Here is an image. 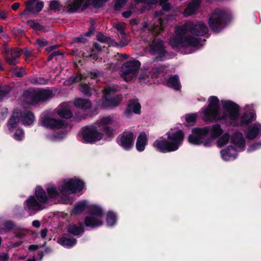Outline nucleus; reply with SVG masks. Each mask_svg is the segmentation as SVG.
Here are the masks:
<instances>
[{"label":"nucleus","mask_w":261,"mask_h":261,"mask_svg":"<svg viewBox=\"0 0 261 261\" xmlns=\"http://www.w3.org/2000/svg\"><path fill=\"white\" fill-rule=\"evenodd\" d=\"M134 1L137 4H138L140 3H143L145 4H147V5H153V4H156V3H152L150 2V0H134Z\"/></svg>","instance_id":"obj_51"},{"label":"nucleus","mask_w":261,"mask_h":261,"mask_svg":"<svg viewBox=\"0 0 261 261\" xmlns=\"http://www.w3.org/2000/svg\"><path fill=\"white\" fill-rule=\"evenodd\" d=\"M223 133V130L221 125L218 124L203 127H196L193 129L192 134L189 136L188 141L193 145H198L201 142L202 136H205L210 134V136L215 139Z\"/></svg>","instance_id":"obj_9"},{"label":"nucleus","mask_w":261,"mask_h":261,"mask_svg":"<svg viewBox=\"0 0 261 261\" xmlns=\"http://www.w3.org/2000/svg\"><path fill=\"white\" fill-rule=\"evenodd\" d=\"M4 110V112H3V114L4 115H3V117L4 118V117H6V115H7V109H5Z\"/></svg>","instance_id":"obj_63"},{"label":"nucleus","mask_w":261,"mask_h":261,"mask_svg":"<svg viewBox=\"0 0 261 261\" xmlns=\"http://www.w3.org/2000/svg\"><path fill=\"white\" fill-rule=\"evenodd\" d=\"M57 242L64 247H71L76 244V240L72 238L62 237L58 239Z\"/></svg>","instance_id":"obj_29"},{"label":"nucleus","mask_w":261,"mask_h":261,"mask_svg":"<svg viewBox=\"0 0 261 261\" xmlns=\"http://www.w3.org/2000/svg\"><path fill=\"white\" fill-rule=\"evenodd\" d=\"M169 9H170V6H169V4H167V3L166 4V3L164 5H163V10L167 11Z\"/></svg>","instance_id":"obj_62"},{"label":"nucleus","mask_w":261,"mask_h":261,"mask_svg":"<svg viewBox=\"0 0 261 261\" xmlns=\"http://www.w3.org/2000/svg\"><path fill=\"white\" fill-rule=\"evenodd\" d=\"M207 32L208 28L204 22L189 21L176 28L175 35L171 39L170 44L173 48L184 50L198 47L201 45L199 37Z\"/></svg>","instance_id":"obj_2"},{"label":"nucleus","mask_w":261,"mask_h":261,"mask_svg":"<svg viewBox=\"0 0 261 261\" xmlns=\"http://www.w3.org/2000/svg\"><path fill=\"white\" fill-rule=\"evenodd\" d=\"M93 31L92 30H90L89 32H88L85 34L84 36L82 35L81 36H80L79 37L76 38L74 39V41L82 42V43H85L87 41V39L84 37L90 36L91 34L93 33Z\"/></svg>","instance_id":"obj_42"},{"label":"nucleus","mask_w":261,"mask_h":261,"mask_svg":"<svg viewBox=\"0 0 261 261\" xmlns=\"http://www.w3.org/2000/svg\"><path fill=\"white\" fill-rule=\"evenodd\" d=\"M136 6V4L135 5V6H134L133 5H132L129 8V10H128V11H124L122 13V15L125 18H128L130 16L131 14L133 13V12H135L136 11H135V6Z\"/></svg>","instance_id":"obj_45"},{"label":"nucleus","mask_w":261,"mask_h":261,"mask_svg":"<svg viewBox=\"0 0 261 261\" xmlns=\"http://www.w3.org/2000/svg\"><path fill=\"white\" fill-rule=\"evenodd\" d=\"M9 91L10 88L8 86L0 87V99L4 97Z\"/></svg>","instance_id":"obj_43"},{"label":"nucleus","mask_w":261,"mask_h":261,"mask_svg":"<svg viewBox=\"0 0 261 261\" xmlns=\"http://www.w3.org/2000/svg\"><path fill=\"white\" fill-rule=\"evenodd\" d=\"M134 141V134L130 132H124L117 138V143L126 150L133 147Z\"/></svg>","instance_id":"obj_17"},{"label":"nucleus","mask_w":261,"mask_h":261,"mask_svg":"<svg viewBox=\"0 0 261 261\" xmlns=\"http://www.w3.org/2000/svg\"><path fill=\"white\" fill-rule=\"evenodd\" d=\"M47 232L48 230L46 228L42 229L40 231V236L41 238L44 239L47 236Z\"/></svg>","instance_id":"obj_54"},{"label":"nucleus","mask_w":261,"mask_h":261,"mask_svg":"<svg viewBox=\"0 0 261 261\" xmlns=\"http://www.w3.org/2000/svg\"><path fill=\"white\" fill-rule=\"evenodd\" d=\"M49 7L50 9L54 12L59 11L62 9L64 10V7H63L57 0L51 1L50 2Z\"/></svg>","instance_id":"obj_35"},{"label":"nucleus","mask_w":261,"mask_h":261,"mask_svg":"<svg viewBox=\"0 0 261 261\" xmlns=\"http://www.w3.org/2000/svg\"><path fill=\"white\" fill-rule=\"evenodd\" d=\"M20 6V4L18 3H15L12 5V9L13 10H17Z\"/></svg>","instance_id":"obj_59"},{"label":"nucleus","mask_w":261,"mask_h":261,"mask_svg":"<svg viewBox=\"0 0 261 261\" xmlns=\"http://www.w3.org/2000/svg\"><path fill=\"white\" fill-rule=\"evenodd\" d=\"M201 2V0H192L185 9L184 15L187 16L194 14L199 7Z\"/></svg>","instance_id":"obj_25"},{"label":"nucleus","mask_w":261,"mask_h":261,"mask_svg":"<svg viewBox=\"0 0 261 261\" xmlns=\"http://www.w3.org/2000/svg\"><path fill=\"white\" fill-rule=\"evenodd\" d=\"M38 248V246L37 245H32L29 247V249L31 251L36 250Z\"/></svg>","instance_id":"obj_60"},{"label":"nucleus","mask_w":261,"mask_h":261,"mask_svg":"<svg viewBox=\"0 0 261 261\" xmlns=\"http://www.w3.org/2000/svg\"><path fill=\"white\" fill-rule=\"evenodd\" d=\"M79 90L85 95L90 96L92 94V89L86 84H81Z\"/></svg>","instance_id":"obj_37"},{"label":"nucleus","mask_w":261,"mask_h":261,"mask_svg":"<svg viewBox=\"0 0 261 261\" xmlns=\"http://www.w3.org/2000/svg\"><path fill=\"white\" fill-rule=\"evenodd\" d=\"M57 47V46L56 45H53L51 46L50 47H48L46 48V50L48 51H51L53 50L54 49H55Z\"/></svg>","instance_id":"obj_61"},{"label":"nucleus","mask_w":261,"mask_h":261,"mask_svg":"<svg viewBox=\"0 0 261 261\" xmlns=\"http://www.w3.org/2000/svg\"><path fill=\"white\" fill-rule=\"evenodd\" d=\"M168 1V0H150V2L152 3H159L160 5H162Z\"/></svg>","instance_id":"obj_56"},{"label":"nucleus","mask_w":261,"mask_h":261,"mask_svg":"<svg viewBox=\"0 0 261 261\" xmlns=\"http://www.w3.org/2000/svg\"><path fill=\"white\" fill-rule=\"evenodd\" d=\"M56 114L60 117L66 119L72 117V112L65 104L60 106L51 114L48 112L43 113L40 117V123L41 125L49 128L54 131L53 134L46 135V138L50 141H58L65 137L68 132V125L64 120L54 117Z\"/></svg>","instance_id":"obj_3"},{"label":"nucleus","mask_w":261,"mask_h":261,"mask_svg":"<svg viewBox=\"0 0 261 261\" xmlns=\"http://www.w3.org/2000/svg\"><path fill=\"white\" fill-rule=\"evenodd\" d=\"M141 106L138 100H131L124 113L125 117L129 118L133 113L139 114L140 113Z\"/></svg>","instance_id":"obj_20"},{"label":"nucleus","mask_w":261,"mask_h":261,"mask_svg":"<svg viewBox=\"0 0 261 261\" xmlns=\"http://www.w3.org/2000/svg\"><path fill=\"white\" fill-rule=\"evenodd\" d=\"M97 40L101 42H108L112 45H115V43H113L110 38H108L102 34H99L97 36Z\"/></svg>","instance_id":"obj_41"},{"label":"nucleus","mask_w":261,"mask_h":261,"mask_svg":"<svg viewBox=\"0 0 261 261\" xmlns=\"http://www.w3.org/2000/svg\"><path fill=\"white\" fill-rule=\"evenodd\" d=\"M230 139L229 135L227 133L223 134L217 140V145L221 147L228 143Z\"/></svg>","instance_id":"obj_34"},{"label":"nucleus","mask_w":261,"mask_h":261,"mask_svg":"<svg viewBox=\"0 0 261 261\" xmlns=\"http://www.w3.org/2000/svg\"><path fill=\"white\" fill-rule=\"evenodd\" d=\"M83 6L84 7H86L89 3L91 1H92L94 5H97V0H83Z\"/></svg>","instance_id":"obj_55"},{"label":"nucleus","mask_w":261,"mask_h":261,"mask_svg":"<svg viewBox=\"0 0 261 261\" xmlns=\"http://www.w3.org/2000/svg\"><path fill=\"white\" fill-rule=\"evenodd\" d=\"M208 102V106L201 112L205 121L223 120L229 125L238 126L247 125L256 119L252 105H246L244 108L246 112L240 117V107L231 100L221 101L222 113L219 111V99L217 97L210 96Z\"/></svg>","instance_id":"obj_1"},{"label":"nucleus","mask_w":261,"mask_h":261,"mask_svg":"<svg viewBox=\"0 0 261 261\" xmlns=\"http://www.w3.org/2000/svg\"><path fill=\"white\" fill-rule=\"evenodd\" d=\"M85 77L86 76L84 75H83L81 73L77 74L71 76L68 80H66L64 83L66 85H70L76 83H78L82 81L83 79H84Z\"/></svg>","instance_id":"obj_32"},{"label":"nucleus","mask_w":261,"mask_h":261,"mask_svg":"<svg viewBox=\"0 0 261 261\" xmlns=\"http://www.w3.org/2000/svg\"><path fill=\"white\" fill-rule=\"evenodd\" d=\"M14 225L12 222L7 221L4 224V228L5 230H10L13 228Z\"/></svg>","instance_id":"obj_50"},{"label":"nucleus","mask_w":261,"mask_h":261,"mask_svg":"<svg viewBox=\"0 0 261 261\" xmlns=\"http://www.w3.org/2000/svg\"><path fill=\"white\" fill-rule=\"evenodd\" d=\"M162 15V12L161 11L156 12L153 22L152 23L145 22L143 26L145 31L148 30L151 32L152 36L149 39L146 38L145 41L148 42L149 47L148 49L149 52L152 55L156 56V59L158 60H163L166 55L163 41L159 38H154V36L160 33L163 28L162 18H159V16Z\"/></svg>","instance_id":"obj_5"},{"label":"nucleus","mask_w":261,"mask_h":261,"mask_svg":"<svg viewBox=\"0 0 261 261\" xmlns=\"http://www.w3.org/2000/svg\"><path fill=\"white\" fill-rule=\"evenodd\" d=\"M22 51L18 48H14L8 53L5 56L7 62L11 65H15L18 63V58L20 57Z\"/></svg>","instance_id":"obj_21"},{"label":"nucleus","mask_w":261,"mask_h":261,"mask_svg":"<svg viewBox=\"0 0 261 261\" xmlns=\"http://www.w3.org/2000/svg\"><path fill=\"white\" fill-rule=\"evenodd\" d=\"M231 143L233 144L236 149L243 150L245 147V140L242 133L236 132L233 134L230 138Z\"/></svg>","instance_id":"obj_18"},{"label":"nucleus","mask_w":261,"mask_h":261,"mask_svg":"<svg viewBox=\"0 0 261 261\" xmlns=\"http://www.w3.org/2000/svg\"><path fill=\"white\" fill-rule=\"evenodd\" d=\"M84 187V182L74 177L61 181L57 187L54 184H48L45 186V189L48 201L49 199H54L68 204L71 202L69 195L80 192Z\"/></svg>","instance_id":"obj_4"},{"label":"nucleus","mask_w":261,"mask_h":261,"mask_svg":"<svg viewBox=\"0 0 261 261\" xmlns=\"http://www.w3.org/2000/svg\"><path fill=\"white\" fill-rule=\"evenodd\" d=\"M36 0H28L26 2V8L20 14V16L22 18H30L32 15L37 14L41 11L44 6L43 2H39L36 3Z\"/></svg>","instance_id":"obj_16"},{"label":"nucleus","mask_w":261,"mask_h":261,"mask_svg":"<svg viewBox=\"0 0 261 261\" xmlns=\"http://www.w3.org/2000/svg\"><path fill=\"white\" fill-rule=\"evenodd\" d=\"M31 83L34 84L44 85L47 83V81L42 77L34 78L31 80Z\"/></svg>","instance_id":"obj_44"},{"label":"nucleus","mask_w":261,"mask_h":261,"mask_svg":"<svg viewBox=\"0 0 261 261\" xmlns=\"http://www.w3.org/2000/svg\"><path fill=\"white\" fill-rule=\"evenodd\" d=\"M27 24L30 27L32 28L35 31H41L43 29V27L39 23L34 22L33 20H29L27 22Z\"/></svg>","instance_id":"obj_40"},{"label":"nucleus","mask_w":261,"mask_h":261,"mask_svg":"<svg viewBox=\"0 0 261 261\" xmlns=\"http://www.w3.org/2000/svg\"><path fill=\"white\" fill-rule=\"evenodd\" d=\"M20 121L24 125H30L35 121V117L33 114L29 110L21 111L15 110L7 124L9 131H12L19 126Z\"/></svg>","instance_id":"obj_11"},{"label":"nucleus","mask_w":261,"mask_h":261,"mask_svg":"<svg viewBox=\"0 0 261 261\" xmlns=\"http://www.w3.org/2000/svg\"><path fill=\"white\" fill-rule=\"evenodd\" d=\"M73 104L76 108L86 110L91 107V102L86 99L76 98L74 100Z\"/></svg>","instance_id":"obj_27"},{"label":"nucleus","mask_w":261,"mask_h":261,"mask_svg":"<svg viewBox=\"0 0 261 261\" xmlns=\"http://www.w3.org/2000/svg\"><path fill=\"white\" fill-rule=\"evenodd\" d=\"M94 47H95V48L96 49H97V50H100V46H99V44H98L97 43H95V44H94Z\"/></svg>","instance_id":"obj_64"},{"label":"nucleus","mask_w":261,"mask_h":261,"mask_svg":"<svg viewBox=\"0 0 261 261\" xmlns=\"http://www.w3.org/2000/svg\"><path fill=\"white\" fill-rule=\"evenodd\" d=\"M52 94L49 90L29 89L23 93L22 99L28 103L34 105L50 98Z\"/></svg>","instance_id":"obj_12"},{"label":"nucleus","mask_w":261,"mask_h":261,"mask_svg":"<svg viewBox=\"0 0 261 261\" xmlns=\"http://www.w3.org/2000/svg\"><path fill=\"white\" fill-rule=\"evenodd\" d=\"M140 65L137 60L127 62L121 66L122 77L127 82L132 80L136 76Z\"/></svg>","instance_id":"obj_15"},{"label":"nucleus","mask_w":261,"mask_h":261,"mask_svg":"<svg viewBox=\"0 0 261 261\" xmlns=\"http://www.w3.org/2000/svg\"><path fill=\"white\" fill-rule=\"evenodd\" d=\"M205 136H202L201 142L198 144H202L205 147L211 146L214 144V138L210 136V138L204 139Z\"/></svg>","instance_id":"obj_38"},{"label":"nucleus","mask_w":261,"mask_h":261,"mask_svg":"<svg viewBox=\"0 0 261 261\" xmlns=\"http://www.w3.org/2000/svg\"><path fill=\"white\" fill-rule=\"evenodd\" d=\"M9 256L7 254L2 253L0 254V261H7Z\"/></svg>","instance_id":"obj_53"},{"label":"nucleus","mask_w":261,"mask_h":261,"mask_svg":"<svg viewBox=\"0 0 261 261\" xmlns=\"http://www.w3.org/2000/svg\"><path fill=\"white\" fill-rule=\"evenodd\" d=\"M147 144V136L144 133H141L138 136L136 142V148L139 151L144 150Z\"/></svg>","instance_id":"obj_28"},{"label":"nucleus","mask_w":261,"mask_h":261,"mask_svg":"<svg viewBox=\"0 0 261 261\" xmlns=\"http://www.w3.org/2000/svg\"><path fill=\"white\" fill-rule=\"evenodd\" d=\"M153 76L147 71H143L139 76V80L142 84H147L150 83V80L152 79Z\"/></svg>","instance_id":"obj_31"},{"label":"nucleus","mask_w":261,"mask_h":261,"mask_svg":"<svg viewBox=\"0 0 261 261\" xmlns=\"http://www.w3.org/2000/svg\"><path fill=\"white\" fill-rule=\"evenodd\" d=\"M197 115L195 114L187 115L186 116V120L188 123L194 122L195 121Z\"/></svg>","instance_id":"obj_48"},{"label":"nucleus","mask_w":261,"mask_h":261,"mask_svg":"<svg viewBox=\"0 0 261 261\" xmlns=\"http://www.w3.org/2000/svg\"><path fill=\"white\" fill-rule=\"evenodd\" d=\"M8 12L6 10L0 11V19H5L7 18Z\"/></svg>","instance_id":"obj_52"},{"label":"nucleus","mask_w":261,"mask_h":261,"mask_svg":"<svg viewBox=\"0 0 261 261\" xmlns=\"http://www.w3.org/2000/svg\"><path fill=\"white\" fill-rule=\"evenodd\" d=\"M83 0H68L64 6V10L72 13L77 11L83 5Z\"/></svg>","instance_id":"obj_23"},{"label":"nucleus","mask_w":261,"mask_h":261,"mask_svg":"<svg viewBox=\"0 0 261 261\" xmlns=\"http://www.w3.org/2000/svg\"><path fill=\"white\" fill-rule=\"evenodd\" d=\"M48 202V198L45 190L41 186H37L35 196H30L24 202V207L29 211H37L44 209V204Z\"/></svg>","instance_id":"obj_10"},{"label":"nucleus","mask_w":261,"mask_h":261,"mask_svg":"<svg viewBox=\"0 0 261 261\" xmlns=\"http://www.w3.org/2000/svg\"><path fill=\"white\" fill-rule=\"evenodd\" d=\"M261 135V124L258 122L254 123L249 125L246 130V137L252 140Z\"/></svg>","instance_id":"obj_19"},{"label":"nucleus","mask_w":261,"mask_h":261,"mask_svg":"<svg viewBox=\"0 0 261 261\" xmlns=\"http://www.w3.org/2000/svg\"><path fill=\"white\" fill-rule=\"evenodd\" d=\"M15 131L13 135V138L17 141H21L24 138V132L22 129L18 128L17 126L12 132Z\"/></svg>","instance_id":"obj_36"},{"label":"nucleus","mask_w":261,"mask_h":261,"mask_svg":"<svg viewBox=\"0 0 261 261\" xmlns=\"http://www.w3.org/2000/svg\"><path fill=\"white\" fill-rule=\"evenodd\" d=\"M117 89V86H113L105 89L104 98L102 103L103 108L116 107L120 102L121 98L115 95Z\"/></svg>","instance_id":"obj_14"},{"label":"nucleus","mask_w":261,"mask_h":261,"mask_svg":"<svg viewBox=\"0 0 261 261\" xmlns=\"http://www.w3.org/2000/svg\"><path fill=\"white\" fill-rule=\"evenodd\" d=\"M261 147V142L255 143L250 146L247 149V152H251Z\"/></svg>","instance_id":"obj_46"},{"label":"nucleus","mask_w":261,"mask_h":261,"mask_svg":"<svg viewBox=\"0 0 261 261\" xmlns=\"http://www.w3.org/2000/svg\"><path fill=\"white\" fill-rule=\"evenodd\" d=\"M86 208H88L89 215L85 219V224L87 227L95 228L102 225L103 223V211L100 206L89 205L86 201L78 202L72 210V214H79Z\"/></svg>","instance_id":"obj_7"},{"label":"nucleus","mask_w":261,"mask_h":261,"mask_svg":"<svg viewBox=\"0 0 261 261\" xmlns=\"http://www.w3.org/2000/svg\"><path fill=\"white\" fill-rule=\"evenodd\" d=\"M167 85L175 90H179L180 88V85L178 76L174 75L170 77L167 81Z\"/></svg>","instance_id":"obj_30"},{"label":"nucleus","mask_w":261,"mask_h":261,"mask_svg":"<svg viewBox=\"0 0 261 261\" xmlns=\"http://www.w3.org/2000/svg\"><path fill=\"white\" fill-rule=\"evenodd\" d=\"M32 225L34 227L39 228L40 226V223L38 220H34L32 222Z\"/></svg>","instance_id":"obj_58"},{"label":"nucleus","mask_w":261,"mask_h":261,"mask_svg":"<svg viewBox=\"0 0 261 261\" xmlns=\"http://www.w3.org/2000/svg\"><path fill=\"white\" fill-rule=\"evenodd\" d=\"M222 159L225 161H231L235 159L237 155L236 149L232 146H228L221 151Z\"/></svg>","instance_id":"obj_24"},{"label":"nucleus","mask_w":261,"mask_h":261,"mask_svg":"<svg viewBox=\"0 0 261 261\" xmlns=\"http://www.w3.org/2000/svg\"><path fill=\"white\" fill-rule=\"evenodd\" d=\"M116 220L117 217L116 214L112 212H109L106 218L107 225L109 226L114 225L116 223Z\"/></svg>","instance_id":"obj_33"},{"label":"nucleus","mask_w":261,"mask_h":261,"mask_svg":"<svg viewBox=\"0 0 261 261\" xmlns=\"http://www.w3.org/2000/svg\"><path fill=\"white\" fill-rule=\"evenodd\" d=\"M60 55V53L58 51L53 52L48 57V60H51L55 56Z\"/></svg>","instance_id":"obj_57"},{"label":"nucleus","mask_w":261,"mask_h":261,"mask_svg":"<svg viewBox=\"0 0 261 261\" xmlns=\"http://www.w3.org/2000/svg\"><path fill=\"white\" fill-rule=\"evenodd\" d=\"M48 43V41L44 38L38 39L33 43L34 45H35L38 48L44 47L47 45Z\"/></svg>","instance_id":"obj_39"},{"label":"nucleus","mask_w":261,"mask_h":261,"mask_svg":"<svg viewBox=\"0 0 261 261\" xmlns=\"http://www.w3.org/2000/svg\"><path fill=\"white\" fill-rule=\"evenodd\" d=\"M127 0H117L115 4L116 9H119L123 7L126 3Z\"/></svg>","instance_id":"obj_49"},{"label":"nucleus","mask_w":261,"mask_h":261,"mask_svg":"<svg viewBox=\"0 0 261 261\" xmlns=\"http://www.w3.org/2000/svg\"><path fill=\"white\" fill-rule=\"evenodd\" d=\"M67 231L69 233L73 235H79L84 232V227L81 223H72L68 226Z\"/></svg>","instance_id":"obj_26"},{"label":"nucleus","mask_w":261,"mask_h":261,"mask_svg":"<svg viewBox=\"0 0 261 261\" xmlns=\"http://www.w3.org/2000/svg\"><path fill=\"white\" fill-rule=\"evenodd\" d=\"M229 14V12L225 10H215L212 13L208 20L212 30L215 32H218L224 28L225 20Z\"/></svg>","instance_id":"obj_13"},{"label":"nucleus","mask_w":261,"mask_h":261,"mask_svg":"<svg viewBox=\"0 0 261 261\" xmlns=\"http://www.w3.org/2000/svg\"><path fill=\"white\" fill-rule=\"evenodd\" d=\"M117 122L113 117L111 116L101 118L97 122L90 126L83 128L81 131V135L83 141L87 143H94L102 139L103 134L99 132H104L108 136H110L113 132V129L109 125H116Z\"/></svg>","instance_id":"obj_6"},{"label":"nucleus","mask_w":261,"mask_h":261,"mask_svg":"<svg viewBox=\"0 0 261 261\" xmlns=\"http://www.w3.org/2000/svg\"><path fill=\"white\" fill-rule=\"evenodd\" d=\"M167 135L168 141L161 137L155 140L153 144L154 147L163 153L177 150L184 138L182 132L179 129H171L167 133Z\"/></svg>","instance_id":"obj_8"},{"label":"nucleus","mask_w":261,"mask_h":261,"mask_svg":"<svg viewBox=\"0 0 261 261\" xmlns=\"http://www.w3.org/2000/svg\"><path fill=\"white\" fill-rule=\"evenodd\" d=\"M13 74L16 77H21L24 74V71L22 68H15L13 70Z\"/></svg>","instance_id":"obj_47"},{"label":"nucleus","mask_w":261,"mask_h":261,"mask_svg":"<svg viewBox=\"0 0 261 261\" xmlns=\"http://www.w3.org/2000/svg\"><path fill=\"white\" fill-rule=\"evenodd\" d=\"M113 27L115 28L119 32L118 36L120 38L121 45H125L127 44L126 36L124 32L125 24L121 22H116L113 23Z\"/></svg>","instance_id":"obj_22"}]
</instances>
